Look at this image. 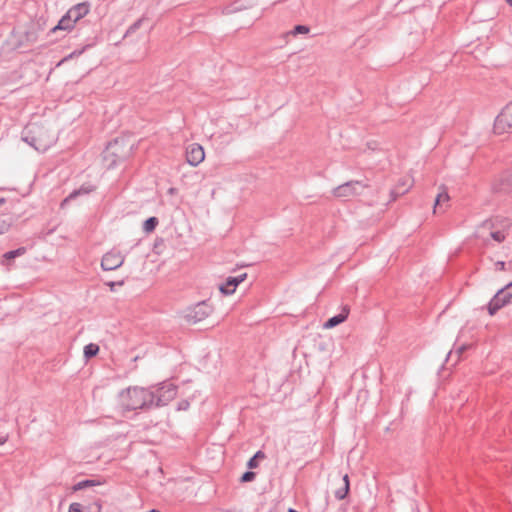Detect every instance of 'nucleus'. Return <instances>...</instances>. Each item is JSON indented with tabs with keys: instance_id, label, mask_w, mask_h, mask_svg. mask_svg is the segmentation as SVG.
I'll return each instance as SVG.
<instances>
[{
	"instance_id": "f257e3e1",
	"label": "nucleus",
	"mask_w": 512,
	"mask_h": 512,
	"mask_svg": "<svg viewBox=\"0 0 512 512\" xmlns=\"http://www.w3.org/2000/svg\"><path fill=\"white\" fill-rule=\"evenodd\" d=\"M152 390L139 387H129L119 393V403L124 411L153 409Z\"/></svg>"
},
{
	"instance_id": "f03ea898",
	"label": "nucleus",
	"mask_w": 512,
	"mask_h": 512,
	"mask_svg": "<svg viewBox=\"0 0 512 512\" xmlns=\"http://www.w3.org/2000/svg\"><path fill=\"white\" fill-rule=\"evenodd\" d=\"M134 144L125 138H115L103 151V162L107 169H113L132 155Z\"/></svg>"
},
{
	"instance_id": "7ed1b4c3",
	"label": "nucleus",
	"mask_w": 512,
	"mask_h": 512,
	"mask_svg": "<svg viewBox=\"0 0 512 512\" xmlns=\"http://www.w3.org/2000/svg\"><path fill=\"white\" fill-rule=\"evenodd\" d=\"M508 305H512V281L495 293L486 308L488 314L494 316L500 309Z\"/></svg>"
},
{
	"instance_id": "20e7f679",
	"label": "nucleus",
	"mask_w": 512,
	"mask_h": 512,
	"mask_svg": "<svg viewBox=\"0 0 512 512\" xmlns=\"http://www.w3.org/2000/svg\"><path fill=\"white\" fill-rule=\"evenodd\" d=\"M153 394V408L166 406L171 402L177 395V387L172 383H162L155 390H152Z\"/></svg>"
},
{
	"instance_id": "39448f33",
	"label": "nucleus",
	"mask_w": 512,
	"mask_h": 512,
	"mask_svg": "<svg viewBox=\"0 0 512 512\" xmlns=\"http://www.w3.org/2000/svg\"><path fill=\"white\" fill-rule=\"evenodd\" d=\"M494 132L502 134L512 132V101L509 102L496 117L494 122Z\"/></svg>"
},
{
	"instance_id": "423d86ee",
	"label": "nucleus",
	"mask_w": 512,
	"mask_h": 512,
	"mask_svg": "<svg viewBox=\"0 0 512 512\" xmlns=\"http://www.w3.org/2000/svg\"><path fill=\"white\" fill-rule=\"evenodd\" d=\"M368 185L358 180L345 182L333 189V195L337 198H347L360 194V190L367 188Z\"/></svg>"
},
{
	"instance_id": "0eeeda50",
	"label": "nucleus",
	"mask_w": 512,
	"mask_h": 512,
	"mask_svg": "<svg viewBox=\"0 0 512 512\" xmlns=\"http://www.w3.org/2000/svg\"><path fill=\"white\" fill-rule=\"evenodd\" d=\"M212 311L213 308L207 301H201L188 310L186 319L188 322L197 323L206 319Z\"/></svg>"
},
{
	"instance_id": "6e6552de",
	"label": "nucleus",
	"mask_w": 512,
	"mask_h": 512,
	"mask_svg": "<svg viewBox=\"0 0 512 512\" xmlns=\"http://www.w3.org/2000/svg\"><path fill=\"white\" fill-rule=\"evenodd\" d=\"M124 260L125 258L120 252L110 251L102 257L101 267L105 271H113L121 267Z\"/></svg>"
},
{
	"instance_id": "1a4fd4ad",
	"label": "nucleus",
	"mask_w": 512,
	"mask_h": 512,
	"mask_svg": "<svg viewBox=\"0 0 512 512\" xmlns=\"http://www.w3.org/2000/svg\"><path fill=\"white\" fill-rule=\"evenodd\" d=\"M205 158L203 147L198 143H192L186 148V160L191 166H198Z\"/></svg>"
},
{
	"instance_id": "9d476101",
	"label": "nucleus",
	"mask_w": 512,
	"mask_h": 512,
	"mask_svg": "<svg viewBox=\"0 0 512 512\" xmlns=\"http://www.w3.org/2000/svg\"><path fill=\"white\" fill-rule=\"evenodd\" d=\"M247 274H241L237 277H228L225 283H222L219 286V290L224 295H230L232 294L236 287L245 280Z\"/></svg>"
},
{
	"instance_id": "9b49d317",
	"label": "nucleus",
	"mask_w": 512,
	"mask_h": 512,
	"mask_svg": "<svg viewBox=\"0 0 512 512\" xmlns=\"http://www.w3.org/2000/svg\"><path fill=\"white\" fill-rule=\"evenodd\" d=\"M36 132L29 130L25 136H23V141L32 146L37 151H45L48 148V144L43 143L40 139L36 137Z\"/></svg>"
},
{
	"instance_id": "f8f14e48",
	"label": "nucleus",
	"mask_w": 512,
	"mask_h": 512,
	"mask_svg": "<svg viewBox=\"0 0 512 512\" xmlns=\"http://www.w3.org/2000/svg\"><path fill=\"white\" fill-rule=\"evenodd\" d=\"M89 12V4L87 2L78 3L74 5L72 8H70L67 13L73 21H78L81 18H83L87 13Z\"/></svg>"
},
{
	"instance_id": "ddd939ff",
	"label": "nucleus",
	"mask_w": 512,
	"mask_h": 512,
	"mask_svg": "<svg viewBox=\"0 0 512 512\" xmlns=\"http://www.w3.org/2000/svg\"><path fill=\"white\" fill-rule=\"evenodd\" d=\"M348 315H349V308H348V306H344L342 311L339 314L329 318L324 323L323 327L326 329L334 328L337 325L343 323L347 319Z\"/></svg>"
},
{
	"instance_id": "4468645a",
	"label": "nucleus",
	"mask_w": 512,
	"mask_h": 512,
	"mask_svg": "<svg viewBox=\"0 0 512 512\" xmlns=\"http://www.w3.org/2000/svg\"><path fill=\"white\" fill-rule=\"evenodd\" d=\"M76 21H73V19L71 18V16H69L68 13H66L58 22V24L56 26H54L51 30H50V33H55L56 31L58 30H63V31H69L71 30L74 25H75Z\"/></svg>"
},
{
	"instance_id": "2eb2a0df",
	"label": "nucleus",
	"mask_w": 512,
	"mask_h": 512,
	"mask_svg": "<svg viewBox=\"0 0 512 512\" xmlns=\"http://www.w3.org/2000/svg\"><path fill=\"white\" fill-rule=\"evenodd\" d=\"M343 486L335 491V497L338 500H343L347 497L350 490V481L348 474L342 477Z\"/></svg>"
},
{
	"instance_id": "dca6fc26",
	"label": "nucleus",
	"mask_w": 512,
	"mask_h": 512,
	"mask_svg": "<svg viewBox=\"0 0 512 512\" xmlns=\"http://www.w3.org/2000/svg\"><path fill=\"white\" fill-rule=\"evenodd\" d=\"M26 253L25 247H19L15 250H11L3 254L1 263L2 265H9V261L15 259L16 257L22 256Z\"/></svg>"
},
{
	"instance_id": "f3484780",
	"label": "nucleus",
	"mask_w": 512,
	"mask_h": 512,
	"mask_svg": "<svg viewBox=\"0 0 512 512\" xmlns=\"http://www.w3.org/2000/svg\"><path fill=\"white\" fill-rule=\"evenodd\" d=\"M409 180H403L393 190H391V196L393 200H396L398 196L405 194L411 187Z\"/></svg>"
},
{
	"instance_id": "a211bd4d",
	"label": "nucleus",
	"mask_w": 512,
	"mask_h": 512,
	"mask_svg": "<svg viewBox=\"0 0 512 512\" xmlns=\"http://www.w3.org/2000/svg\"><path fill=\"white\" fill-rule=\"evenodd\" d=\"M94 190V187L93 186H81L79 189H76L74 190L73 192H71L69 194L68 197H66L63 202H62V206L65 205L67 202H69L70 200L72 199H75L77 196L79 195H87L89 194L90 192H92Z\"/></svg>"
},
{
	"instance_id": "6ab92c4d",
	"label": "nucleus",
	"mask_w": 512,
	"mask_h": 512,
	"mask_svg": "<svg viewBox=\"0 0 512 512\" xmlns=\"http://www.w3.org/2000/svg\"><path fill=\"white\" fill-rule=\"evenodd\" d=\"M266 455L262 450H258L247 462L249 469H255L259 466V460L265 459Z\"/></svg>"
},
{
	"instance_id": "aec40b11",
	"label": "nucleus",
	"mask_w": 512,
	"mask_h": 512,
	"mask_svg": "<svg viewBox=\"0 0 512 512\" xmlns=\"http://www.w3.org/2000/svg\"><path fill=\"white\" fill-rule=\"evenodd\" d=\"M159 221L157 217H149L146 219L143 223V230L146 233H151L155 230L156 226L158 225Z\"/></svg>"
},
{
	"instance_id": "412c9836",
	"label": "nucleus",
	"mask_w": 512,
	"mask_h": 512,
	"mask_svg": "<svg viewBox=\"0 0 512 512\" xmlns=\"http://www.w3.org/2000/svg\"><path fill=\"white\" fill-rule=\"evenodd\" d=\"M13 224L12 216H2L0 217V235L9 231L10 227Z\"/></svg>"
},
{
	"instance_id": "4be33fe9",
	"label": "nucleus",
	"mask_w": 512,
	"mask_h": 512,
	"mask_svg": "<svg viewBox=\"0 0 512 512\" xmlns=\"http://www.w3.org/2000/svg\"><path fill=\"white\" fill-rule=\"evenodd\" d=\"M449 199L450 197L446 191L439 193L435 198L434 213H436L437 209H441L442 204L448 202Z\"/></svg>"
},
{
	"instance_id": "5701e85b",
	"label": "nucleus",
	"mask_w": 512,
	"mask_h": 512,
	"mask_svg": "<svg viewBox=\"0 0 512 512\" xmlns=\"http://www.w3.org/2000/svg\"><path fill=\"white\" fill-rule=\"evenodd\" d=\"M99 352V346L94 343H89L84 347V357L86 359H90L92 357H95Z\"/></svg>"
},
{
	"instance_id": "b1692460",
	"label": "nucleus",
	"mask_w": 512,
	"mask_h": 512,
	"mask_svg": "<svg viewBox=\"0 0 512 512\" xmlns=\"http://www.w3.org/2000/svg\"><path fill=\"white\" fill-rule=\"evenodd\" d=\"M95 485H96V483L93 480H89V479L82 480V481L76 483L73 486V491H80V490H83V489H85L87 487H92V486H95Z\"/></svg>"
},
{
	"instance_id": "393cba45",
	"label": "nucleus",
	"mask_w": 512,
	"mask_h": 512,
	"mask_svg": "<svg viewBox=\"0 0 512 512\" xmlns=\"http://www.w3.org/2000/svg\"><path fill=\"white\" fill-rule=\"evenodd\" d=\"M145 20V17H141L140 19H138L137 21H135L126 31L124 37H128L130 34L136 32L142 25V23L144 22Z\"/></svg>"
},
{
	"instance_id": "a878e982",
	"label": "nucleus",
	"mask_w": 512,
	"mask_h": 512,
	"mask_svg": "<svg viewBox=\"0 0 512 512\" xmlns=\"http://www.w3.org/2000/svg\"><path fill=\"white\" fill-rule=\"evenodd\" d=\"M255 478H256V473L255 472H253V471H246L240 477V482L241 483L252 482V481L255 480Z\"/></svg>"
},
{
	"instance_id": "bb28decb",
	"label": "nucleus",
	"mask_w": 512,
	"mask_h": 512,
	"mask_svg": "<svg viewBox=\"0 0 512 512\" xmlns=\"http://www.w3.org/2000/svg\"><path fill=\"white\" fill-rule=\"evenodd\" d=\"M310 28L306 25H296L293 30L291 31V34L296 36L298 34H307L309 33Z\"/></svg>"
},
{
	"instance_id": "cd10ccee",
	"label": "nucleus",
	"mask_w": 512,
	"mask_h": 512,
	"mask_svg": "<svg viewBox=\"0 0 512 512\" xmlns=\"http://www.w3.org/2000/svg\"><path fill=\"white\" fill-rule=\"evenodd\" d=\"M491 237L497 241V242H502L505 240L506 236L504 234V232L502 231H493L491 232Z\"/></svg>"
},
{
	"instance_id": "c85d7f7f",
	"label": "nucleus",
	"mask_w": 512,
	"mask_h": 512,
	"mask_svg": "<svg viewBox=\"0 0 512 512\" xmlns=\"http://www.w3.org/2000/svg\"><path fill=\"white\" fill-rule=\"evenodd\" d=\"M190 407V402L186 399L181 400L177 405L178 411H186Z\"/></svg>"
},
{
	"instance_id": "c756f323",
	"label": "nucleus",
	"mask_w": 512,
	"mask_h": 512,
	"mask_svg": "<svg viewBox=\"0 0 512 512\" xmlns=\"http://www.w3.org/2000/svg\"><path fill=\"white\" fill-rule=\"evenodd\" d=\"M68 512H83L82 505L80 503H71L68 509Z\"/></svg>"
},
{
	"instance_id": "7c9ffc66",
	"label": "nucleus",
	"mask_w": 512,
	"mask_h": 512,
	"mask_svg": "<svg viewBox=\"0 0 512 512\" xmlns=\"http://www.w3.org/2000/svg\"><path fill=\"white\" fill-rule=\"evenodd\" d=\"M25 37L28 42H34L37 39L36 34L33 31H26Z\"/></svg>"
},
{
	"instance_id": "2f4dec72",
	"label": "nucleus",
	"mask_w": 512,
	"mask_h": 512,
	"mask_svg": "<svg viewBox=\"0 0 512 512\" xmlns=\"http://www.w3.org/2000/svg\"><path fill=\"white\" fill-rule=\"evenodd\" d=\"M507 266H508V263L504 262V261H498L496 263V268L498 270H501V271H505V270H508L507 269Z\"/></svg>"
},
{
	"instance_id": "473e14b6",
	"label": "nucleus",
	"mask_w": 512,
	"mask_h": 512,
	"mask_svg": "<svg viewBox=\"0 0 512 512\" xmlns=\"http://www.w3.org/2000/svg\"><path fill=\"white\" fill-rule=\"evenodd\" d=\"M83 50H84V49H82V50H75V51H73V52H72L71 54H69V55H68L64 60L71 59V58H73V57H75V56H79L80 54H82Z\"/></svg>"
},
{
	"instance_id": "72a5a7b5",
	"label": "nucleus",
	"mask_w": 512,
	"mask_h": 512,
	"mask_svg": "<svg viewBox=\"0 0 512 512\" xmlns=\"http://www.w3.org/2000/svg\"><path fill=\"white\" fill-rule=\"evenodd\" d=\"M124 281H119V282H108L107 285L110 287L111 291L114 290V287L116 285H123Z\"/></svg>"
},
{
	"instance_id": "f704fd0d",
	"label": "nucleus",
	"mask_w": 512,
	"mask_h": 512,
	"mask_svg": "<svg viewBox=\"0 0 512 512\" xmlns=\"http://www.w3.org/2000/svg\"><path fill=\"white\" fill-rule=\"evenodd\" d=\"M8 440V436H2L0 437V445H3L4 443H6Z\"/></svg>"
},
{
	"instance_id": "c9c22d12",
	"label": "nucleus",
	"mask_w": 512,
	"mask_h": 512,
	"mask_svg": "<svg viewBox=\"0 0 512 512\" xmlns=\"http://www.w3.org/2000/svg\"><path fill=\"white\" fill-rule=\"evenodd\" d=\"M94 505H95V509H96L95 512H100L101 511V505L98 504V503H95Z\"/></svg>"
},
{
	"instance_id": "e433bc0d",
	"label": "nucleus",
	"mask_w": 512,
	"mask_h": 512,
	"mask_svg": "<svg viewBox=\"0 0 512 512\" xmlns=\"http://www.w3.org/2000/svg\"><path fill=\"white\" fill-rule=\"evenodd\" d=\"M507 269L512 272V260L508 262Z\"/></svg>"
},
{
	"instance_id": "4c0bfd02",
	"label": "nucleus",
	"mask_w": 512,
	"mask_h": 512,
	"mask_svg": "<svg viewBox=\"0 0 512 512\" xmlns=\"http://www.w3.org/2000/svg\"><path fill=\"white\" fill-rule=\"evenodd\" d=\"M5 202L4 198H0V205H2Z\"/></svg>"
},
{
	"instance_id": "58836bf2",
	"label": "nucleus",
	"mask_w": 512,
	"mask_h": 512,
	"mask_svg": "<svg viewBox=\"0 0 512 512\" xmlns=\"http://www.w3.org/2000/svg\"><path fill=\"white\" fill-rule=\"evenodd\" d=\"M149 512H161V511H159L157 509H151V510H149Z\"/></svg>"
},
{
	"instance_id": "ea45409f",
	"label": "nucleus",
	"mask_w": 512,
	"mask_h": 512,
	"mask_svg": "<svg viewBox=\"0 0 512 512\" xmlns=\"http://www.w3.org/2000/svg\"><path fill=\"white\" fill-rule=\"evenodd\" d=\"M237 9H238V8H231V9H229V11H228V12H233V11H236Z\"/></svg>"
},
{
	"instance_id": "a19ab883",
	"label": "nucleus",
	"mask_w": 512,
	"mask_h": 512,
	"mask_svg": "<svg viewBox=\"0 0 512 512\" xmlns=\"http://www.w3.org/2000/svg\"><path fill=\"white\" fill-rule=\"evenodd\" d=\"M506 2L512 6V0H506Z\"/></svg>"
},
{
	"instance_id": "79ce46f5",
	"label": "nucleus",
	"mask_w": 512,
	"mask_h": 512,
	"mask_svg": "<svg viewBox=\"0 0 512 512\" xmlns=\"http://www.w3.org/2000/svg\"><path fill=\"white\" fill-rule=\"evenodd\" d=\"M174 190H175L174 188H170V189H169V192H170V193H174Z\"/></svg>"
}]
</instances>
